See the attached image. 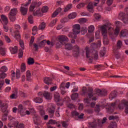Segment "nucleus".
Here are the masks:
<instances>
[{
  "instance_id": "obj_1",
  "label": "nucleus",
  "mask_w": 128,
  "mask_h": 128,
  "mask_svg": "<svg viewBox=\"0 0 128 128\" xmlns=\"http://www.w3.org/2000/svg\"><path fill=\"white\" fill-rule=\"evenodd\" d=\"M110 26V23H107L104 26H101L102 36H104V45H107L108 44V40L107 37L108 30V34H110L112 39L114 40L117 36H118L119 34L120 28L122 26V23L120 21L116 22V30H114Z\"/></svg>"
},
{
  "instance_id": "obj_2",
  "label": "nucleus",
  "mask_w": 128,
  "mask_h": 128,
  "mask_svg": "<svg viewBox=\"0 0 128 128\" xmlns=\"http://www.w3.org/2000/svg\"><path fill=\"white\" fill-rule=\"evenodd\" d=\"M80 94L82 96L87 98H84V102L86 104L87 106H91L92 108L95 106L96 102H91L96 100V97L95 93L94 92V90L92 88H86V87H84L82 91L80 92Z\"/></svg>"
},
{
  "instance_id": "obj_3",
  "label": "nucleus",
  "mask_w": 128,
  "mask_h": 128,
  "mask_svg": "<svg viewBox=\"0 0 128 128\" xmlns=\"http://www.w3.org/2000/svg\"><path fill=\"white\" fill-rule=\"evenodd\" d=\"M98 46L95 43H93L91 45V48L86 47L85 50L86 51V58L87 60L92 62V60H97L98 58V52L96 50Z\"/></svg>"
},
{
  "instance_id": "obj_4",
  "label": "nucleus",
  "mask_w": 128,
  "mask_h": 128,
  "mask_svg": "<svg viewBox=\"0 0 128 128\" xmlns=\"http://www.w3.org/2000/svg\"><path fill=\"white\" fill-rule=\"evenodd\" d=\"M116 106L120 109H124V106H126V112L128 114V102L125 100H122L120 102V100H117L116 102L108 104V112L110 114L112 113Z\"/></svg>"
},
{
  "instance_id": "obj_5",
  "label": "nucleus",
  "mask_w": 128,
  "mask_h": 128,
  "mask_svg": "<svg viewBox=\"0 0 128 128\" xmlns=\"http://www.w3.org/2000/svg\"><path fill=\"white\" fill-rule=\"evenodd\" d=\"M28 109L29 110H26L24 112L22 105L20 104L18 106V108H16V107H14L12 108V112L14 113H16V112L18 111V113L20 114L22 116H24L26 114L30 115V113H34V110L33 108H28Z\"/></svg>"
},
{
  "instance_id": "obj_6",
  "label": "nucleus",
  "mask_w": 128,
  "mask_h": 128,
  "mask_svg": "<svg viewBox=\"0 0 128 128\" xmlns=\"http://www.w3.org/2000/svg\"><path fill=\"white\" fill-rule=\"evenodd\" d=\"M58 40L62 45L64 46L66 50H71L72 48V44H66L68 41L67 37L64 35L60 36L58 37Z\"/></svg>"
},
{
  "instance_id": "obj_7",
  "label": "nucleus",
  "mask_w": 128,
  "mask_h": 128,
  "mask_svg": "<svg viewBox=\"0 0 128 128\" xmlns=\"http://www.w3.org/2000/svg\"><path fill=\"white\" fill-rule=\"evenodd\" d=\"M40 4H42V2H33L30 7V11L32 12L34 16L40 14V8H38L36 11V8L39 7Z\"/></svg>"
},
{
  "instance_id": "obj_8",
  "label": "nucleus",
  "mask_w": 128,
  "mask_h": 128,
  "mask_svg": "<svg viewBox=\"0 0 128 128\" xmlns=\"http://www.w3.org/2000/svg\"><path fill=\"white\" fill-rule=\"evenodd\" d=\"M73 32L68 34V37L76 39L77 34L80 32V25L79 24H75L73 26Z\"/></svg>"
},
{
  "instance_id": "obj_9",
  "label": "nucleus",
  "mask_w": 128,
  "mask_h": 128,
  "mask_svg": "<svg viewBox=\"0 0 128 128\" xmlns=\"http://www.w3.org/2000/svg\"><path fill=\"white\" fill-rule=\"evenodd\" d=\"M0 106L1 107L2 112L4 113L3 116H2V120L6 121L7 120L6 116L8 114L9 112V110H8V105L6 103L2 104L0 100Z\"/></svg>"
},
{
  "instance_id": "obj_10",
  "label": "nucleus",
  "mask_w": 128,
  "mask_h": 128,
  "mask_svg": "<svg viewBox=\"0 0 128 128\" xmlns=\"http://www.w3.org/2000/svg\"><path fill=\"white\" fill-rule=\"evenodd\" d=\"M106 118H104L102 120H94V122H88L89 126L92 128H96L97 124H98L100 126H101L102 124H104L106 122Z\"/></svg>"
},
{
  "instance_id": "obj_11",
  "label": "nucleus",
  "mask_w": 128,
  "mask_h": 128,
  "mask_svg": "<svg viewBox=\"0 0 128 128\" xmlns=\"http://www.w3.org/2000/svg\"><path fill=\"white\" fill-rule=\"evenodd\" d=\"M122 46V42L120 40H119L117 42V44L116 46H114L113 48V52L116 56V58H119L120 57V54L118 52V50H120Z\"/></svg>"
},
{
  "instance_id": "obj_12",
  "label": "nucleus",
  "mask_w": 128,
  "mask_h": 128,
  "mask_svg": "<svg viewBox=\"0 0 128 128\" xmlns=\"http://www.w3.org/2000/svg\"><path fill=\"white\" fill-rule=\"evenodd\" d=\"M124 11L126 12V14L124 12H120L118 16V18L122 20L124 24H128V8H126Z\"/></svg>"
},
{
  "instance_id": "obj_13",
  "label": "nucleus",
  "mask_w": 128,
  "mask_h": 128,
  "mask_svg": "<svg viewBox=\"0 0 128 128\" xmlns=\"http://www.w3.org/2000/svg\"><path fill=\"white\" fill-rule=\"evenodd\" d=\"M18 10H16V8H14L11 10L9 15H8V17L9 18L10 20V22H14L16 20V16Z\"/></svg>"
},
{
  "instance_id": "obj_14",
  "label": "nucleus",
  "mask_w": 128,
  "mask_h": 128,
  "mask_svg": "<svg viewBox=\"0 0 128 128\" xmlns=\"http://www.w3.org/2000/svg\"><path fill=\"white\" fill-rule=\"evenodd\" d=\"M70 86V82H68L67 84H65V82H62L60 86V89L61 90V94L62 95H64L66 94V91H65L66 88H69Z\"/></svg>"
},
{
  "instance_id": "obj_15",
  "label": "nucleus",
  "mask_w": 128,
  "mask_h": 128,
  "mask_svg": "<svg viewBox=\"0 0 128 128\" xmlns=\"http://www.w3.org/2000/svg\"><path fill=\"white\" fill-rule=\"evenodd\" d=\"M1 19L2 20V24H3L4 30L5 32H7L8 30V28L6 25L8 23V19L7 17L4 14H2L1 16Z\"/></svg>"
},
{
  "instance_id": "obj_16",
  "label": "nucleus",
  "mask_w": 128,
  "mask_h": 128,
  "mask_svg": "<svg viewBox=\"0 0 128 128\" xmlns=\"http://www.w3.org/2000/svg\"><path fill=\"white\" fill-rule=\"evenodd\" d=\"M15 29L16 30L12 34V36L15 38L16 40H20V35L19 34L20 30V26L18 24L15 25Z\"/></svg>"
},
{
  "instance_id": "obj_17",
  "label": "nucleus",
  "mask_w": 128,
  "mask_h": 128,
  "mask_svg": "<svg viewBox=\"0 0 128 128\" xmlns=\"http://www.w3.org/2000/svg\"><path fill=\"white\" fill-rule=\"evenodd\" d=\"M96 95L99 96H106L107 95V90L106 89H96Z\"/></svg>"
},
{
  "instance_id": "obj_18",
  "label": "nucleus",
  "mask_w": 128,
  "mask_h": 128,
  "mask_svg": "<svg viewBox=\"0 0 128 128\" xmlns=\"http://www.w3.org/2000/svg\"><path fill=\"white\" fill-rule=\"evenodd\" d=\"M55 106L54 105H52L50 107H48V111L49 113V115L50 118L54 117V111H55Z\"/></svg>"
},
{
  "instance_id": "obj_19",
  "label": "nucleus",
  "mask_w": 128,
  "mask_h": 128,
  "mask_svg": "<svg viewBox=\"0 0 128 128\" xmlns=\"http://www.w3.org/2000/svg\"><path fill=\"white\" fill-rule=\"evenodd\" d=\"M38 96L40 98L44 97L45 98L49 100L50 98V94L48 92H39L38 93Z\"/></svg>"
},
{
  "instance_id": "obj_20",
  "label": "nucleus",
  "mask_w": 128,
  "mask_h": 128,
  "mask_svg": "<svg viewBox=\"0 0 128 128\" xmlns=\"http://www.w3.org/2000/svg\"><path fill=\"white\" fill-rule=\"evenodd\" d=\"M7 70H8V68L6 66H4L2 67V68H0V72H1L0 76V78L4 79L6 77V74H4V72H6Z\"/></svg>"
},
{
  "instance_id": "obj_21",
  "label": "nucleus",
  "mask_w": 128,
  "mask_h": 128,
  "mask_svg": "<svg viewBox=\"0 0 128 128\" xmlns=\"http://www.w3.org/2000/svg\"><path fill=\"white\" fill-rule=\"evenodd\" d=\"M40 116L44 118V120H48V115H45V111L43 109V106H40Z\"/></svg>"
},
{
  "instance_id": "obj_22",
  "label": "nucleus",
  "mask_w": 128,
  "mask_h": 128,
  "mask_svg": "<svg viewBox=\"0 0 128 128\" xmlns=\"http://www.w3.org/2000/svg\"><path fill=\"white\" fill-rule=\"evenodd\" d=\"M73 56L74 57H77L80 54V48L78 46H75L74 47Z\"/></svg>"
},
{
  "instance_id": "obj_23",
  "label": "nucleus",
  "mask_w": 128,
  "mask_h": 128,
  "mask_svg": "<svg viewBox=\"0 0 128 128\" xmlns=\"http://www.w3.org/2000/svg\"><path fill=\"white\" fill-rule=\"evenodd\" d=\"M34 124L36 125H40V117L38 115H34Z\"/></svg>"
},
{
  "instance_id": "obj_24",
  "label": "nucleus",
  "mask_w": 128,
  "mask_h": 128,
  "mask_svg": "<svg viewBox=\"0 0 128 128\" xmlns=\"http://www.w3.org/2000/svg\"><path fill=\"white\" fill-rule=\"evenodd\" d=\"M72 115L73 116H78V118L80 119H82L83 116H84V114H81L80 115V114L78 112H76V111L72 112Z\"/></svg>"
},
{
  "instance_id": "obj_25",
  "label": "nucleus",
  "mask_w": 128,
  "mask_h": 128,
  "mask_svg": "<svg viewBox=\"0 0 128 128\" xmlns=\"http://www.w3.org/2000/svg\"><path fill=\"white\" fill-rule=\"evenodd\" d=\"M28 11V8H25L24 6H20V12L22 15L25 16L27 14Z\"/></svg>"
},
{
  "instance_id": "obj_26",
  "label": "nucleus",
  "mask_w": 128,
  "mask_h": 128,
  "mask_svg": "<svg viewBox=\"0 0 128 128\" xmlns=\"http://www.w3.org/2000/svg\"><path fill=\"white\" fill-rule=\"evenodd\" d=\"M128 36V30H121L120 34V38L126 37Z\"/></svg>"
},
{
  "instance_id": "obj_27",
  "label": "nucleus",
  "mask_w": 128,
  "mask_h": 128,
  "mask_svg": "<svg viewBox=\"0 0 128 128\" xmlns=\"http://www.w3.org/2000/svg\"><path fill=\"white\" fill-rule=\"evenodd\" d=\"M44 82L48 85L51 84H52V78L48 77L45 78L44 79Z\"/></svg>"
},
{
  "instance_id": "obj_28",
  "label": "nucleus",
  "mask_w": 128,
  "mask_h": 128,
  "mask_svg": "<svg viewBox=\"0 0 128 128\" xmlns=\"http://www.w3.org/2000/svg\"><path fill=\"white\" fill-rule=\"evenodd\" d=\"M10 51L11 54H15L18 52V46H15L13 47H10Z\"/></svg>"
},
{
  "instance_id": "obj_29",
  "label": "nucleus",
  "mask_w": 128,
  "mask_h": 128,
  "mask_svg": "<svg viewBox=\"0 0 128 128\" xmlns=\"http://www.w3.org/2000/svg\"><path fill=\"white\" fill-rule=\"evenodd\" d=\"M54 100L56 102H58L60 101V94L58 92H55L54 94Z\"/></svg>"
},
{
  "instance_id": "obj_30",
  "label": "nucleus",
  "mask_w": 128,
  "mask_h": 128,
  "mask_svg": "<svg viewBox=\"0 0 128 128\" xmlns=\"http://www.w3.org/2000/svg\"><path fill=\"white\" fill-rule=\"evenodd\" d=\"M62 11V8H57L55 12H54L52 15V18H55L58 15L59 13H60Z\"/></svg>"
},
{
  "instance_id": "obj_31",
  "label": "nucleus",
  "mask_w": 128,
  "mask_h": 128,
  "mask_svg": "<svg viewBox=\"0 0 128 128\" xmlns=\"http://www.w3.org/2000/svg\"><path fill=\"white\" fill-rule=\"evenodd\" d=\"M26 80L28 81H31L32 80V74L30 70H28L26 72Z\"/></svg>"
},
{
  "instance_id": "obj_32",
  "label": "nucleus",
  "mask_w": 128,
  "mask_h": 128,
  "mask_svg": "<svg viewBox=\"0 0 128 128\" xmlns=\"http://www.w3.org/2000/svg\"><path fill=\"white\" fill-rule=\"evenodd\" d=\"M34 100L36 104H42V98L40 97H36L34 98Z\"/></svg>"
},
{
  "instance_id": "obj_33",
  "label": "nucleus",
  "mask_w": 128,
  "mask_h": 128,
  "mask_svg": "<svg viewBox=\"0 0 128 128\" xmlns=\"http://www.w3.org/2000/svg\"><path fill=\"white\" fill-rule=\"evenodd\" d=\"M116 96V91H113L111 92L110 94V98H114Z\"/></svg>"
},
{
  "instance_id": "obj_34",
  "label": "nucleus",
  "mask_w": 128,
  "mask_h": 128,
  "mask_svg": "<svg viewBox=\"0 0 128 128\" xmlns=\"http://www.w3.org/2000/svg\"><path fill=\"white\" fill-rule=\"evenodd\" d=\"M34 63V60L32 58H30L28 60V65H32Z\"/></svg>"
},
{
  "instance_id": "obj_35",
  "label": "nucleus",
  "mask_w": 128,
  "mask_h": 128,
  "mask_svg": "<svg viewBox=\"0 0 128 128\" xmlns=\"http://www.w3.org/2000/svg\"><path fill=\"white\" fill-rule=\"evenodd\" d=\"M94 26L91 25L88 26V32L92 33L94 32Z\"/></svg>"
},
{
  "instance_id": "obj_36",
  "label": "nucleus",
  "mask_w": 128,
  "mask_h": 128,
  "mask_svg": "<svg viewBox=\"0 0 128 128\" xmlns=\"http://www.w3.org/2000/svg\"><path fill=\"white\" fill-rule=\"evenodd\" d=\"M18 98V92H15L13 93L10 96V98L11 99H16Z\"/></svg>"
},
{
  "instance_id": "obj_37",
  "label": "nucleus",
  "mask_w": 128,
  "mask_h": 128,
  "mask_svg": "<svg viewBox=\"0 0 128 128\" xmlns=\"http://www.w3.org/2000/svg\"><path fill=\"white\" fill-rule=\"evenodd\" d=\"M76 16V12L71 13L70 14L68 15V18L69 19H74Z\"/></svg>"
},
{
  "instance_id": "obj_38",
  "label": "nucleus",
  "mask_w": 128,
  "mask_h": 128,
  "mask_svg": "<svg viewBox=\"0 0 128 128\" xmlns=\"http://www.w3.org/2000/svg\"><path fill=\"white\" fill-rule=\"evenodd\" d=\"M108 128H116V122H112Z\"/></svg>"
},
{
  "instance_id": "obj_39",
  "label": "nucleus",
  "mask_w": 128,
  "mask_h": 128,
  "mask_svg": "<svg viewBox=\"0 0 128 128\" xmlns=\"http://www.w3.org/2000/svg\"><path fill=\"white\" fill-rule=\"evenodd\" d=\"M57 22H58V19L56 18L53 21L51 22L50 24V26L51 28L53 27L54 26H55L56 23Z\"/></svg>"
},
{
  "instance_id": "obj_40",
  "label": "nucleus",
  "mask_w": 128,
  "mask_h": 128,
  "mask_svg": "<svg viewBox=\"0 0 128 128\" xmlns=\"http://www.w3.org/2000/svg\"><path fill=\"white\" fill-rule=\"evenodd\" d=\"M45 28H46V23L44 22L41 23L40 26H38V29L41 30L44 29Z\"/></svg>"
},
{
  "instance_id": "obj_41",
  "label": "nucleus",
  "mask_w": 128,
  "mask_h": 128,
  "mask_svg": "<svg viewBox=\"0 0 128 128\" xmlns=\"http://www.w3.org/2000/svg\"><path fill=\"white\" fill-rule=\"evenodd\" d=\"M78 96V94L77 93H74L72 95V100H76Z\"/></svg>"
},
{
  "instance_id": "obj_42",
  "label": "nucleus",
  "mask_w": 128,
  "mask_h": 128,
  "mask_svg": "<svg viewBox=\"0 0 128 128\" xmlns=\"http://www.w3.org/2000/svg\"><path fill=\"white\" fill-rule=\"evenodd\" d=\"M6 50L4 48H0V53L1 55L4 56V54H6Z\"/></svg>"
},
{
  "instance_id": "obj_43",
  "label": "nucleus",
  "mask_w": 128,
  "mask_h": 128,
  "mask_svg": "<svg viewBox=\"0 0 128 128\" xmlns=\"http://www.w3.org/2000/svg\"><path fill=\"white\" fill-rule=\"evenodd\" d=\"M106 48H104V50H102L100 52V55L101 57H103L104 54H106Z\"/></svg>"
},
{
  "instance_id": "obj_44",
  "label": "nucleus",
  "mask_w": 128,
  "mask_h": 128,
  "mask_svg": "<svg viewBox=\"0 0 128 128\" xmlns=\"http://www.w3.org/2000/svg\"><path fill=\"white\" fill-rule=\"evenodd\" d=\"M48 6H44L43 8H42V12H44V13H46V12H47L48 11Z\"/></svg>"
},
{
  "instance_id": "obj_45",
  "label": "nucleus",
  "mask_w": 128,
  "mask_h": 128,
  "mask_svg": "<svg viewBox=\"0 0 128 128\" xmlns=\"http://www.w3.org/2000/svg\"><path fill=\"white\" fill-rule=\"evenodd\" d=\"M94 4L92 2H90L88 4V6H87V8H88V10H92V8L94 7Z\"/></svg>"
},
{
  "instance_id": "obj_46",
  "label": "nucleus",
  "mask_w": 128,
  "mask_h": 128,
  "mask_svg": "<svg viewBox=\"0 0 128 128\" xmlns=\"http://www.w3.org/2000/svg\"><path fill=\"white\" fill-rule=\"evenodd\" d=\"M72 8V4H69L64 10V12H67L68 10H70Z\"/></svg>"
},
{
  "instance_id": "obj_47",
  "label": "nucleus",
  "mask_w": 128,
  "mask_h": 128,
  "mask_svg": "<svg viewBox=\"0 0 128 128\" xmlns=\"http://www.w3.org/2000/svg\"><path fill=\"white\" fill-rule=\"evenodd\" d=\"M20 68L22 70H22V72H25V70H26V64L24 63L22 64V66L20 67Z\"/></svg>"
},
{
  "instance_id": "obj_48",
  "label": "nucleus",
  "mask_w": 128,
  "mask_h": 128,
  "mask_svg": "<svg viewBox=\"0 0 128 128\" xmlns=\"http://www.w3.org/2000/svg\"><path fill=\"white\" fill-rule=\"evenodd\" d=\"M15 128H24V125L22 123H20L17 124Z\"/></svg>"
},
{
  "instance_id": "obj_49",
  "label": "nucleus",
  "mask_w": 128,
  "mask_h": 128,
  "mask_svg": "<svg viewBox=\"0 0 128 128\" xmlns=\"http://www.w3.org/2000/svg\"><path fill=\"white\" fill-rule=\"evenodd\" d=\"M68 106L69 108L70 109H74V110H76V107L75 106H74V104H69L68 105Z\"/></svg>"
},
{
  "instance_id": "obj_50",
  "label": "nucleus",
  "mask_w": 128,
  "mask_h": 128,
  "mask_svg": "<svg viewBox=\"0 0 128 128\" xmlns=\"http://www.w3.org/2000/svg\"><path fill=\"white\" fill-rule=\"evenodd\" d=\"M48 123L50 124H58V123L56 120H49Z\"/></svg>"
},
{
  "instance_id": "obj_51",
  "label": "nucleus",
  "mask_w": 128,
  "mask_h": 128,
  "mask_svg": "<svg viewBox=\"0 0 128 128\" xmlns=\"http://www.w3.org/2000/svg\"><path fill=\"white\" fill-rule=\"evenodd\" d=\"M4 39L7 43L12 42V40H10V39L9 38V37L8 36H5Z\"/></svg>"
},
{
  "instance_id": "obj_52",
  "label": "nucleus",
  "mask_w": 128,
  "mask_h": 128,
  "mask_svg": "<svg viewBox=\"0 0 128 128\" xmlns=\"http://www.w3.org/2000/svg\"><path fill=\"white\" fill-rule=\"evenodd\" d=\"M28 21L31 24H33V16H30L28 17Z\"/></svg>"
},
{
  "instance_id": "obj_53",
  "label": "nucleus",
  "mask_w": 128,
  "mask_h": 128,
  "mask_svg": "<svg viewBox=\"0 0 128 128\" xmlns=\"http://www.w3.org/2000/svg\"><path fill=\"white\" fill-rule=\"evenodd\" d=\"M60 109V107H58L57 108L56 112H55V115L56 116L59 117L60 116V114L59 113V110Z\"/></svg>"
},
{
  "instance_id": "obj_54",
  "label": "nucleus",
  "mask_w": 128,
  "mask_h": 128,
  "mask_svg": "<svg viewBox=\"0 0 128 128\" xmlns=\"http://www.w3.org/2000/svg\"><path fill=\"white\" fill-rule=\"evenodd\" d=\"M62 126L64 127V128H67L68 126V124L67 122L65 121H62Z\"/></svg>"
},
{
  "instance_id": "obj_55",
  "label": "nucleus",
  "mask_w": 128,
  "mask_h": 128,
  "mask_svg": "<svg viewBox=\"0 0 128 128\" xmlns=\"http://www.w3.org/2000/svg\"><path fill=\"white\" fill-rule=\"evenodd\" d=\"M84 6L85 4L84 3H80L78 5L76 6V7L78 9H80V8H82Z\"/></svg>"
},
{
  "instance_id": "obj_56",
  "label": "nucleus",
  "mask_w": 128,
  "mask_h": 128,
  "mask_svg": "<svg viewBox=\"0 0 128 128\" xmlns=\"http://www.w3.org/2000/svg\"><path fill=\"white\" fill-rule=\"evenodd\" d=\"M19 44L20 45V48H22V50H24V42L22 41V40H20L19 41Z\"/></svg>"
},
{
  "instance_id": "obj_57",
  "label": "nucleus",
  "mask_w": 128,
  "mask_h": 128,
  "mask_svg": "<svg viewBox=\"0 0 128 128\" xmlns=\"http://www.w3.org/2000/svg\"><path fill=\"white\" fill-rule=\"evenodd\" d=\"M94 18H96V20H99L101 16H100V14H94Z\"/></svg>"
},
{
  "instance_id": "obj_58",
  "label": "nucleus",
  "mask_w": 128,
  "mask_h": 128,
  "mask_svg": "<svg viewBox=\"0 0 128 128\" xmlns=\"http://www.w3.org/2000/svg\"><path fill=\"white\" fill-rule=\"evenodd\" d=\"M118 118V116H110L109 118H108V119L110 120H117Z\"/></svg>"
},
{
  "instance_id": "obj_59",
  "label": "nucleus",
  "mask_w": 128,
  "mask_h": 128,
  "mask_svg": "<svg viewBox=\"0 0 128 128\" xmlns=\"http://www.w3.org/2000/svg\"><path fill=\"white\" fill-rule=\"evenodd\" d=\"M102 67V64H97L94 66L95 68H97L98 70H100V69Z\"/></svg>"
},
{
  "instance_id": "obj_60",
  "label": "nucleus",
  "mask_w": 128,
  "mask_h": 128,
  "mask_svg": "<svg viewBox=\"0 0 128 128\" xmlns=\"http://www.w3.org/2000/svg\"><path fill=\"white\" fill-rule=\"evenodd\" d=\"M94 110L96 112H100V106L97 105L96 106V107L94 108Z\"/></svg>"
},
{
  "instance_id": "obj_61",
  "label": "nucleus",
  "mask_w": 128,
  "mask_h": 128,
  "mask_svg": "<svg viewBox=\"0 0 128 128\" xmlns=\"http://www.w3.org/2000/svg\"><path fill=\"white\" fill-rule=\"evenodd\" d=\"M100 32L99 31H97L96 32V39H100Z\"/></svg>"
},
{
  "instance_id": "obj_62",
  "label": "nucleus",
  "mask_w": 128,
  "mask_h": 128,
  "mask_svg": "<svg viewBox=\"0 0 128 128\" xmlns=\"http://www.w3.org/2000/svg\"><path fill=\"white\" fill-rule=\"evenodd\" d=\"M46 44L48 45V46H50V47H52V46H54V44L51 42L50 41H49V40H48L46 42Z\"/></svg>"
},
{
  "instance_id": "obj_63",
  "label": "nucleus",
  "mask_w": 128,
  "mask_h": 128,
  "mask_svg": "<svg viewBox=\"0 0 128 128\" xmlns=\"http://www.w3.org/2000/svg\"><path fill=\"white\" fill-rule=\"evenodd\" d=\"M113 2V0H107V4L108 6H110V5H112V4Z\"/></svg>"
},
{
  "instance_id": "obj_64",
  "label": "nucleus",
  "mask_w": 128,
  "mask_h": 128,
  "mask_svg": "<svg viewBox=\"0 0 128 128\" xmlns=\"http://www.w3.org/2000/svg\"><path fill=\"white\" fill-rule=\"evenodd\" d=\"M20 76V73L19 70H17L16 72V78H19Z\"/></svg>"
}]
</instances>
